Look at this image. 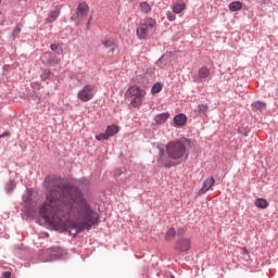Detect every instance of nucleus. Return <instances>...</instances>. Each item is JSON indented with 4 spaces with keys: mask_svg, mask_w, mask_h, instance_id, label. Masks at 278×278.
<instances>
[{
    "mask_svg": "<svg viewBox=\"0 0 278 278\" xmlns=\"http://www.w3.org/2000/svg\"><path fill=\"white\" fill-rule=\"evenodd\" d=\"M243 136H244V137L249 136V132H248V131H244V132H243Z\"/></svg>",
    "mask_w": 278,
    "mask_h": 278,
    "instance_id": "nucleus-32",
    "label": "nucleus"
},
{
    "mask_svg": "<svg viewBox=\"0 0 278 278\" xmlns=\"http://www.w3.org/2000/svg\"><path fill=\"white\" fill-rule=\"evenodd\" d=\"M157 22L152 17L144 18L137 27L136 34L139 40H147V37L151 31L155 29Z\"/></svg>",
    "mask_w": 278,
    "mask_h": 278,
    "instance_id": "nucleus-4",
    "label": "nucleus"
},
{
    "mask_svg": "<svg viewBox=\"0 0 278 278\" xmlns=\"http://www.w3.org/2000/svg\"><path fill=\"white\" fill-rule=\"evenodd\" d=\"M200 79H207L210 77V68L203 66L198 71Z\"/></svg>",
    "mask_w": 278,
    "mask_h": 278,
    "instance_id": "nucleus-16",
    "label": "nucleus"
},
{
    "mask_svg": "<svg viewBox=\"0 0 278 278\" xmlns=\"http://www.w3.org/2000/svg\"><path fill=\"white\" fill-rule=\"evenodd\" d=\"M45 184L48 193L39 214L56 231L74 229L77 235L99 223V213L92 210L79 188L66 186L51 177H47Z\"/></svg>",
    "mask_w": 278,
    "mask_h": 278,
    "instance_id": "nucleus-1",
    "label": "nucleus"
},
{
    "mask_svg": "<svg viewBox=\"0 0 278 278\" xmlns=\"http://www.w3.org/2000/svg\"><path fill=\"white\" fill-rule=\"evenodd\" d=\"M59 48H60V46L56 45V43H52V45L50 46L51 51H58Z\"/></svg>",
    "mask_w": 278,
    "mask_h": 278,
    "instance_id": "nucleus-28",
    "label": "nucleus"
},
{
    "mask_svg": "<svg viewBox=\"0 0 278 278\" xmlns=\"http://www.w3.org/2000/svg\"><path fill=\"white\" fill-rule=\"evenodd\" d=\"M108 139L110 138L108 137L106 132L96 136V140H108Z\"/></svg>",
    "mask_w": 278,
    "mask_h": 278,
    "instance_id": "nucleus-24",
    "label": "nucleus"
},
{
    "mask_svg": "<svg viewBox=\"0 0 278 278\" xmlns=\"http://www.w3.org/2000/svg\"><path fill=\"white\" fill-rule=\"evenodd\" d=\"M7 190H8V192H12L14 190V182L13 181H10L7 185Z\"/></svg>",
    "mask_w": 278,
    "mask_h": 278,
    "instance_id": "nucleus-27",
    "label": "nucleus"
},
{
    "mask_svg": "<svg viewBox=\"0 0 278 278\" xmlns=\"http://www.w3.org/2000/svg\"><path fill=\"white\" fill-rule=\"evenodd\" d=\"M174 14H181L184 10H186V3H176L172 8Z\"/></svg>",
    "mask_w": 278,
    "mask_h": 278,
    "instance_id": "nucleus-15",
    "label": "nucleus"
},
{
    "mask_svg": "<svg viewBox=\"0 0 278 278\" xmlns=\"http://www.w3.org/2000/svg\"><path fill=\"white\" fill-rule=\"evenodd\" d=\"M242 253H243V255H247V254H249V250H247V248H243Z\"/></svg>",
    "mask_w": 278,
    "mask_h": 278,
    "instance_id": "nucleus-31",
    "label": "nucleus"
},
{
    "mask_svg": "<svg viewBox=\"0 0 278 278\" xmlns=\"http://www.w3.org/2000/svg\"><path fill=\"white\" fill-rule=\"evenodd\" d=\"M169 278H175V276H169Z\"/></svg>",
    "mask_w": 278,
    "mask_h": 278,
    "instance_id": "nucleus-34",
    "label": "nucleus"
},
{
    "mask_svg": "<svg viewBox=\"0 0 278 278\" xmlns=\"http://www.w3.org/2000/svg\"><path fill=\"white\" fill-rule=\"evenodd\" d=\"M96 93L97 89L94 85H86L83 89L78 91L77 97L79 101L87 103V101H92Z\"/></svg>",
    "mask_w": 278,
    "mask_h": 278,
    "instance_id": "nucleus-5",
    "label": "nucleus"
},
{
    "mask_svg": "<svg viewBox=\"0 0 278 278\" xmlns=\"http://www.w3.org/2000/svg\"><path fill=\"white\" fill-rule=\"evenodd\" d=\"M216 184V179L214 177H208L203 181L202 188L198 191V197H203V194H207L208 190H212V187Z\"/></svg>",
    "mask_w": 278,
    "mask_h": 278,
    "instance_id": "nucleus-6",
    "label": "nucleus"
},
{
    "mask_svg": "<svg viewBox=\"0 0 278 278\" xmlns=\"http://www.w3.org/2000/svg\"><path fill=\"white\" fill-rule=\"evenodd\" d=\"M162 88H163L162 84L160 83L154 84L151 89L152 94H157V92H162Z\"/></svg>",
    "mask_w": 278,
    "mask_h": 278,
    "instance_id": "nucleus-23",
    "label": "nucleus"
},
{
    "mask_svg": "<svg viewBox=\"0 0 278 278\" xmlns=\"http://www.w3.org/2000/svg\"><path fill=\"white\" fill-rule=\"evenodd\" d=\"M190 147V140L180 139L168 142L166 153L170 160H181L186 155V149Z\"/></svg>",
    "mask_w": 278,
    "mask_h": 278,
    "instance_id": "nucleus-2",
    "label": "nucleus"
},
{
    "mask_svg": "<svg viewBox=\"0 0 278 278\" xmlns=\"http://www.w3.org/2000/svg\"><path fill=\"white\" fill-rule=\"evenodd\" d=\"M12 274L10 271H4L3 273V278H11Z\"/></svg>",
    "mask_w": 278,
    "mask_h": 278,
    "instance_id": "nucleus-29",
    "label": "nucleus"
},
{
    "mask_svg": "<svg viewBox=\"0 0 278 278\" xmlns=\"http://www.w3.org/2000/svg\"><path fill=\"white\" fill-rule=\"evenodd\" d=\"M187 121L188 117L185 114H178L174 117V123L177 127H184Z\"/></svg>",
    "mask_w": 278,
    "mask_h": 278,
    "instance_id": "nucleus-11",
    "label": "nucleus"
},
{
    "mask_svg": "<svg viewBox=\"0 0 278 278\" xmlns=\"http://www.w3.org/2000/svg\"><path fill=\"white\" fill-rule=\"evenodd\" d=\"M175 236H177V231L175 230V228H169L165 235V240H173L175 238Z\"/></svg>",
    "mask_w": 278,
    "mask_h": 278,
    "instance_id": "nucleus-19",
    "label": "nucleus"
},
{
    "mask_svg": "<svg viewBox=\"0 0 278 278\" xmlns=\"http://www.w3.org/2000/svg\"><path fill=\"white\" fill-rule=\"evenodd\" d=\"M105 134L108 138H112V136H116V134H118V126L116 125L108 126Z\"/></svg>",
    "mask_w": 278,
    "mask_h": 278,
    "instance_id": "nucleus-13",
    "label": "nucleus"
},
{
    "mask_svg": "<svg viewBox=\"0 0 278 278\" xmlns=\"http://www.w3.org/2000/svg\"><path fill=\"white\" fill-rule=\"evenodd\" d=\"M254 205L260 210H266V207H268V201H266L264 198H258L254 201Z\"/></svg>",
    "mask_w": 278,
    "mask_h": 278,
    "instance_id": "nucleus-12",
    "label": "nucleus"
},
{
    "mask_svg": "<svg viewBox=\"0 0 278 278\" xmlns=\"http://www.w3.org/2000/svg\"><path fill=\"white\" fill-rule=\"evenodd\" d=\"M166 16L172 22L175 21V18H177V16L173 12H170V11L166 12Z\"/></svg>",
    "mask_w": 278,
    "mask_h": 278,
    "instance_id": "nucleus-25",
    "label": "nucleus"
},
{
    "mask_svg": "<svg viewBox=\"0 0 278 278\" xmlns=\"http://www.w3.org/2000/svg\"><path fill=\"white\" fill-rule=\"evenodd\" d=\"M41 62L42 64H48L49 66H51V64H53V61L51 60V52H45L41 55Z\"/></svg>",
    "mask_w": 278,
    "mask_h": 278,
    "instance_id": "nucleus-18",
    "label": "nucleus"
},
{
    "mask_svg": "<svg viewBox=\"0 0 278 278\" xmlns=\"http://www.w3.org/2000/svg\"><path fill=\"white\" fill-rule=\"evenodd\" d=\"M191 247H192V243L190 239H180L177 241V244H176L177 251H181V252L190 251Z\"/></svg>",
    "mask_w": 278,
    "mask_h": 278,
    "instance_id": "nucleus-8",
    "label": "nucleus"
},
{
    "mask_svg": "<svg viewBox=\"0 0 278 278\" xmlns=\"http://www.w3.org/2000/svg\"><path fill=\"white\" fill-rule=\"evenodd\" d=\"M144 97H147V91L138 85L130 86L125 93L126 99H132L130 101L132 108H140L142 101H144Z\"/></svg>",
    "mask_w": 278,
    "mask_h": 278,
    "instance_id": "nucleus-3",
    "label": "nucleus"
},
{
    "mask_svg": "<svg viewBox=\"0 0 278 278\" xmlns=\"http://www.w3.org/2000/svg\"><path fill=\"white\" fill-rule=\"evenodd\" d=\"M198 108H199V112H201V114H205V112H207L206 104H200Z\"/></svg>",
    "mask_w": 278,
    "mask_h": 278,
    "instance_id": "nucleus-26",
    "label": "nucleus"
},
{
    "mask_svg": "<svg viewBox=\"0 0 278 278\" xmlns=\"http://www.w3.org/2000/svg\"><path fill=\"white\" fill-rule=\"evenodd\" d=\"M252 108H253V110L262 111V110L266 109V103H264V102H254L252 104Z\"/></svg>",
    "mask_w": 278,
    "mask_h": 278,
    "instance_id": "nucleus-21",
    "label": "nucleus"
},
{
    "mask_svg": "<svg viewBox=\"0 0 278 278\" xmlns=\"http://www.w3.org/2000/svg\"><path fill=\"white\" fill-rule=\"evenodd\" d=\"M184 233H186V230H184V229L178 230V236H184Z\"/></svg>",
    "mask_w": 278,
    "mask_h": 278,
    "instance_id": "nucleus-30",
    "label": "nucleus"
},
{
    "mask_svg": "<svg viewBox=\"0 0 278 278\" xmlns=\"http://www.w3.org/2000/svg\"><path fill=\"white\" fill-rule=\"evenodd\" d=\"M140 10L144 14H149V12H151V4H149V2H141L140 3Z\"/></svg>",
    "mask_w": 278,
    "mask_h": 278,
    "instance_id": "nucleus-20",
    "label": "nucleus"
},
{
    "mask_svg": "<svg viewBox=\"0 0 278 278\" xmlns=\"http://www.w3.org/2000/svg\"><path fill=\"white\" fill-rule=\"evenodd\" d=\"M52 251H60V248H53Z\"/></svg>",
    "mask_w": 278,
    "mask_h": 278,
    "instance_id": "nucleus-33",
    "label": "nucleus"
},
{
    "mask_svg": "<svg viewBox=\"0 0 278 278\" xmlns=\"http://www.w3.org/2000/svg\"><path fill=\"white\" fill-rule=\"evenodd\" d=\"M230 12H238L239 10H242V2L240 1H235V2H231L229 5H228Z\"/></svg>",
    "mask_w": 278,
    "mask_h": 278,
    "instance_id": "nucleus-17",
    "label": "nucleus"
},
{
    "mask_svg": "<svg viewBox=\"0 0 278 278\" xmlns=\"http://www.w3.org/2000/svg\"><path fill=\"white\" fill-rule=\"evenodd\" d=\"M58 16H60V10L51 11L48 18H46V23H53V21L58 20Z\"/></svg>",
    "mask_w": 278,
    "mask_h": 278,
    "instance_id": "nucleus-14",
    "label": "nucleus"
},
{
    "mask_svg": "<svg viewBox=\"0 0 278 278\" xmlns=\"http://www.w3.org/2000/svg\"><path fill=\"white\" fill-rule=\"evenodd\" d=\"M117 40L114 37H110L106 38L102 41V45L104 47V49H110L111 53H114V51H116V45H117Z\"/></svg>",
    "mask_w": 278,
    "mask_h": 278,
    "instance_id": "nucleus-9",
    "label": "nucleus"
},
{
    "mask_svg": "<svg viewBox=\"0 0 278 278\" xmlns=\"http://www.w3.org/2000/svg\"><path fill=\"white\" fill-rule=\"evenodd\" d=\"M41 81H47L48 79L51 78V70H45L41 75Z\"/></svg>",
    "mask_w": 278,
    "mask_h": 278,
    "instance_id": "nucleus-22",
    "label": "nucleus"
},
{
    "mask_svg": "<svg viewBox=\"0 0 278 278\" xmlns=\"http://www.w3.org/2000/svg\"><path fill=\"white\" fill-rule=\"evenodd\" d=\"M88 12H90L88 3L80 2L76 9V16H78V18H86V16H88Z\"/></svg>",
    "mask_w": 278,
    "mask_h": 278,
    "instance_id": "nucleus-7",
    "label": "nucleus"
},
{
    "mask_svg": "<svg viewBox=\"0 0 278 278\" xmlns=\"http://www.w3.org/2000/svg\"><path fill=\"white\" fill-rule=\"evenodd\" d=\"M169 117H170V114L161 113L159 115H155L154 121H155L156 125H164V123H166Z\"/></svg>",
    "mask_w": 278,
    "mask_h": 278,
    "instance_id": "nucleus-10",
    "label": "nucleus"
}]
</instances>
